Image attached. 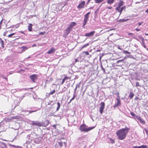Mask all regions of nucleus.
Instances as JSON below:
<instances>
[{
    "instance_id": "9b49d317",
    "label": "nucleus",
    "mask_w": 148,
    "mask_h": 148,
    "mask_svg": "<svg viewBox=\"0 0 148 148\" xmlns=\"http://www.w3.org/2000/svg\"><path fill=\"white\" fill-rule=\"evenodd\" d=\"M71 29H72L69 27H67L65 30L64 35L66 36H67L70 33V32Z\"/></svg>"
},
{
    "instance_id": "a18cd8bd",
    "label": "nucleus",
    "mask_w": 148,
    "mask_h": 148,
    "mask_svg": "<svg viewBox=\"0 0 148 148\" xmlns=\"http://www.w3.org/2000/svg\"><path fill=\"white\" fill-rule=\"evenodd\" d=\"M19 25H19V24H16V28H17V27H19Z\"/></svg>"
},
{
    "instance_id": "680f3d73",
    "label": "nucleus",
    "mask_w": 148,
    "mask_h": 148,
    "mask_svg": "<svg viewBox=\"0 0 148 148\" xmlns=\"http://www.w3.org/2000/svg\"><path fill=\"white\" fill-rule=\"evenodd\" d=\"M90 0H88L87 2V4H88L90 1Z\"/></svg>"
},
{
    "instance_id": "79ce46f5",
    "label": "nucleus",
    "mask_w": 148,
    "mask_h": 148,
    "mask_svg": "<svg viewBox=\"0 0 148 148\" xmlns=\"http://www.w3.org/2000/svg\"><path fill=\"white\" fill-rule=\"evenodd\" d=\"M64 78L66 80V79H69V77H68L65 76Z\"/></svg>"
},
{
    "instance_id": "13d9d810",
    "label": "nucleus",
    "mask_w": 148,
    "mask_h": 148,
    "mask_svg": "<svg viewBox=\"0 0 148 148\" xmlns=\"http://www.w3.org/2000/svg\"><path fill=\"white\" fill-rule=\"evenodd\" d=\"M4 78L5 79H6V80H8V79H7V78L6 77H4Z\"/></svg>"
},
{
    "instance_id": "7ed1b4c3",
    "label": "nucleus",
    "mask_w": 148,
    "mask_h": 148,
    "mask_svg": "<svg viewBox=\"0 0 148 148\" xmlns=\"http://www.w3.org/2000/svg\"><path fill=\"white\" fill-rule=\"evenodd\" d=\"M90 14V12H89L85 15L83 22V27L84 28H85V26L86 24V23H87L88 19L89 17V15Z\"/></svg>"
},
{
    "instance_id": "b1692460",
    "label": "nucleus",
    "mask_w": 148,
    "mask_h": 148,
    "mask_svg": "<svg viewBox=\"0 0 148 148\" xmlns=\"http://www.w3.org/2000/svg\"><path fill=\"white\" fill-rule=\"evenodd\" d=\"M89 45V44L88 43H87L85 45H83L81 49V50L82 49L86 47L87 46H88Z\"/></svg>"
},
{
    "instance_id": "0e129e2a",
    "label": "nucleus",
    "mask_w": 148,
    "mask_h": 148,
    "mask_svg": "<svg viewBox=\"0 0 148 148\" xmlns=\"http://www.w3.org/2000/svg\"><path fill=\"white\" fill-rule=\"evenodd\" d=\"M21 33H22V34H24V33H23V32H21Z\"/></svg>"
},
{
    "instance_id": "69168bd1",
    "label": "nucleus",
    "mask_w": 148,
    "mask_h": 148,
    "mask_svg": "<svg viewBox=\"0 0 148 148\" xmlns=\"http://www.w3.org/2000/svg\"><path fill=\"white\" fill-rule=\"evenodd\" d=\"M132 34V33H129V35H131V34Z\"/></svg>"
},
{
    "instance_id": "412c9836",
    "label": "nucleus",
    "mask_w": 148,
    "mask_h": 148,
    "mask_svg": "<svg viewBox=\"0 0 148 148\" xmlns=\"http://www.w3.org/2000/svg\"><path fill=\"white\" fill-rule=\"evenodd\" d=\"M114 1V0H107V3L110 4H112Z\"/></svg>"
},
{
    "instance_id": "4be33fe9",
    "label": "nucleus",
    "mask_w": 148,
    "mask_h": 148,
    "mask_svg": "<svg viewBox=\"0 0 148 148\" xmlns=\"http://www.w3.org/2000/svg\"><path fill=\"white\" fill-rule=\"evenodd\" d=\"M128 20V19H120L118 20L117 21L118 22H124L125 21H127Z\"/></svg>"
},
{
    "instance_id": "e433bc0d",
    "label": "nucleus",
    "mask_w": 148,
    "mask_h": 148,
    "mask_svg": "<svg viewBox=\"0 0 148 148\" xmlns=\"http://www.w3.org/2000/svg\"><path fill=\"white\" fill-rule=\"evenodd\" d=\"M145 132H146V134H147V135L148 136V131L147 129H146L145 128Z\"/></svg>"
},
{
    "instance_id": "c03bdc74",
    "label": "nucleus",
    "mask_w": 148,
    "mask_h": 148,
    "mask_svg": "<svg viewBox=\"0 0 148 148\" xmlns=\"http://www.w3.org/2000/svg\"><path fill=\"white\" fill-rule=\"evenodd\" d=\"M125 7H122L121 8V10L123 11V9H125Z\"/></svg>"
},
{
    "instance_id": "ea45409f",
    "label": "nucleus",
    "mask_w": 148,
    "mask_h": 148,
    "mask_svg": "<svg viewBox=\"0 0 148 148\" xmlns=\"http://www.w3.org/2000/svg\"><path fill=\"white\" fill-rule=\"evenodd\" d=\"M36 111V110H35V111L30 110V111H29V113H31L33 112H35Z\"/></svg>"
},
{
    "instance_id": "a211bd4d",
    "label": "nucleus",
    "mask_w": 148,
    "mask_h": 148,
    "mask_svg": "<svg viewBox=\"0 0 148 148\" xmlns=\"http://www.w3.org/2000/svg\"><path fill=\"white\" fill-rule=\"evenodd\" d=\"M76 24V23L74 22H72L70 24L69 26V27H70L71 29H72V27L75 26V25Z\"/></svg>"
},
{
    "instance_id": "393cba45",
    "label": "nucleus",
    "mask_w": 148,
    "mask_h": 148,
    "mask_svg": "<svg viewBox=\"0 0 148 148\" xmlns=\"http://www.w3.org/2000/svg\"><path fill=\"white\" fill-rule=\"evenodd\" d=\"M58 144L61 147H62L63 146V142L62 141H60V142H58Z\"/></svg>"
},
{
    "instance_id": "0eeeda50",
    "label": "nucleus",
    "mask_w": 148,
    "mask_h": 148,
    "mask_svg": "<svg viewBox=\"0 0 148 148\" xmlns=\"http://www.w3.org/2000/svg\"><path fill=\"white\" fill-rule=\"evenodd\" d=\"M32 125H37L39 126H42V124L36 121H33L32 123Z\"/></svg>"
},
{
    "instance_id": "39448f33",
    "label": "nucleus",
    "mask_w": 148,
    "mask_h": 148,
    "mask_svg": "<svg viewBox=\"0 0 148 148\" xmlns=\"http://www.w3.org/2000/svg\"><path fill=\"white\" fill-rule=\"evenodd\" d=\"M38 77V75L36 74H33L30 76V78L34 83L35 82V81L37 79Z\"/></svg>"
},
{
    "instance_id": "4d7b16f0",
    "label": "nucleus",
    "mask_w": 148,
    "mask_h": 148,
    "mask_svg": "<svg viewBox=\"0 0 148 148\" xmlns=\"http://www.w3.org/2000/svg\"><path fill=\"white\" fill-rule=\"evenodd\" d=\"M141 39L143 41L144 40V38H143V37H141Z\"/></svg>"
},
{
    "instance_id": "7c9ffc66",
    "label": "nucleus",
    "mask_w": 148,
    "mask_h": 148,
    "mask_svg": "<svg viewBox=\"0 0 148 148\" xmlns=\"http://www.w3.org/2000/svg\"><path fill=\"white\" fill-rule=\"evenodd\" d=\"M137 119L138 121H140V119H141V118L138 116H136V119Z\"/></svg>"
},
{
    "instance_id": "72a5a7b5",
    "label": "nucleus",
    "mask_w": 148,
    "mask_h": 148,
    "mask_svg": "<svg viewBox=\"0 0 148 148\" xmlns=\"http://www.w3.org/2000/svg\"><path fill=\"white\" fill-rule=\"evenodd\" d=\"M83 53H85L86 55H89V53L88 51H84Z\"/></svg>"
},
{
    "instance_id": "c9c22d12",
    "label": "nucleus",
    "mask_w": 148,
    "mask_h": 148,
    "mask_svg": "<svg viewBox=\"0 0 148 148\" xmlns=\"http://www.w3.org/2000/svg\"><path fill=\"white\" fill-rule=\"evenodd\" d=\"M143 23V22H140V23H138V26H140V25H142Z\"/></svg>"
},
{
    "instance_id": "f257e3e1",
    "label": "nucleus",
    "mask_w": 148,
    "mask_h": 148,
    "mask_svg": "<svg viewBox=\"0 0 148 148\" xmlns=\"http://www.w3.org/2000/svg\"><path fill=\"white\" fill-rule=\"evenodd\" d=\"M129 130V129L126 127L118 130L116 133V134L119 139L123 140L125 138Z\"/></svg>"
},
{
    "instance_id": "c85d7f7f",
    "label": "nucleus",
    "mask_w": 148,
    "mask_h": 148,
    "mask_svg": "<svg viewBox=\"0 0 148 148\" xmlns=\"http://www.w3.org/2000/svg\"><path fill=\"white\" fill-rule=\"evenodd\" d=\"M123 53L125 54H130V53L127 51L124 50L123 51Z\"/></svg>"
},
{
    "instance_id": "09e8293b",
    "label": "nucleus",
    "mask_w": 148,
    "mask_h": 148,
    "mask_svg": "<svg viewBox=\"0 0 148 148\" xmlns=\"http://www.w3.org/2000/svg\"><path fill=\"white\" fill-rule=\"evenodd\" d=\"M45 33V32H40V33H39V34H44Z\"/></svg>"
},
{
    "instance_id": "9d476101",
    "label": "nucleus",
    "mask_w": 148,
    "mask_h": 148,
    "mask_svg": "<svg viewBox=\"0 0 148 148\" xmlns=\"http://www.w3.org/2000/svg\"><path fill=\"white\" fill-rule=\"evenodd\" d=\"M95 32V31H92L90 33L85 34V36L86 37L92 36H93Z\"/></svg>"
},
{
    "instance_id": "c756f323",
    "label": "nucleus",
    "mask_w": 148,
    "mask_h": 148,
    "mask_svg": "<svg viewBox=\"0 0 148 148\" xmlns=\"http://www.w3.org/2000/svg\"><path fill=\"white\" fill-rule=\"evenodd\" d=\"M55 92V90H53L51 92L49 93V95H52Z\"/></svg>"
},
{
    "instance_id": "603ef678",
    "label": "nucleus",
    "mask_w": 148,
    "mask_h": 148,
    "mask_svg": "<svg viewBox=\"0 0 148 148\" xmlns=\"http://www.w3.org/2000/svg\"><path fill=\"white\" fill-rule=\"evenodd\" d=\"M63 143H64V146L65 147H66V143L65 142H63Z\"/></svg>"
},
{
    "instance_id": "2eb2a0df",
    "label": "nucleus",
    "mask_w": 148,
    "mask_h": 148,
    "mask_svg": "<svg viewBox=\"0 0 148 148\" xmlns=\"http://www.w3.org/2000/svg\"><path fill=\"white\" fill-rule=\"evenodd\" d=\"M133 148H148L146 145H142L140 146H134Z\"/></svg>"
},
{
    "instance_id": "bf43d9fd",
    "label": "nucleus",
    "mask_w": 148,
    "mask_h": 148,
    "mask_svg": "<svg viewBox=\"0 0 148 148\" xmlns=\"http://www.w3.org/2000/svg\"><path fill=\"white\" fill-rule=\"evenodd\" d=\"M118 49H121H121L120 47H118Z\"/></svg>"
},
{
    "instance_id": "5fc2aeb1",
    "label": "nucleus",
    "mask_w": 148,
    "mask_h": 148,
    "mask_svg": "<svg viewBox=\"0 0 148 148\" xmlns=\"http://www.w3.org/2000/svg\"><path fill=\"white\" fill-rule=\"evenodd\" d=\"M140 2H136L135 3L136 4L138 3H140Z\"/></svg>"
},
{
    "instance_id": "20e7f679",
    "label": "nucleus",
    "mask_w": 148,
    "mask_h": 148,
    "mask_svg": "<svg viewBox=\"0 0 148 148\" xmlns=\"http://www.w3.org/2000/svg\"><path fill=\"white\" fill-rule=\"evenodd\" d=\"M28 48L25 46H22L21 47H18L17 49V53H22L24 51L28 49Z\"/></svg>"
},
{
    "instance_id": "2f4dec72",
    "label": "nucleus",
    "mask_w": 148,
    "mask_h": 148,
    "mask_svg": "<svg viewBox=\"0 0 148 148\" xmlns=\"http://www.w3.org/2000/svg\"><path fill=\"white\" fill-rule=\"evenodd\" d=\"M76 96L74 94V95H73V97L71 99V100H70V102H69V103H70L72 100H74Z\"/></svg>"
},
{
    "instance_id": "a19ab883",
    "label": "nucleus",
    "mask_w": 148,
    "mask_h": 148,
    "mask_svg": "<svg viewBox=\"0 0 148 148\" xmlns=\"http://www.w3.org/2000/svg\"><path fill=\"white\" fill-rule=\"evenodd\" d=\"M65 80V79H64V78L62 79V82L61 83L62 84H63V83L64 82Z\"/></svg>"
},
{
    "instance_id": "3c124183",
    "label": "nucleus",
    "mask_w": 148,
    "mask_h": 148,
    "mask_svg": "<svg viewBox=\"0 0 148 148\" xmlns=\"http://www.w3.org/2000/svg\"><path fill=\"white\" fill-rule=\"evenodd\" d=\"M101 69H102V70L105 72V70L104 69L103 67H102L101 68Z\"/></svg>"
},
{
    "instance_id": "6e6552de",
    "label": "nucleus",
    "mask_w": 148,
    "mask_h": 148,
    "mask_svg": "<svg viewBox=\"0 0 148 148\" xmlns=\"http://www.w3.org/2000/svg\"><path fill=\"white\" fill-rule=\"evenodd\" d=\"M15 33H13L10 34L8 36V38H16V37H18V38H19L20 36H14L15 35Z\"/></svg>"
},
{
    "instance_id": "f03ea898",
    "label": "nucleus",
    "mask_w": 148,
    "mask_h": 148,
    "mask_svg": "<svg viewBox=\"0 0 148 148\" xmlns=\"http://www.w3.org/2000/svg\"><path fill=\"white\" fill-rule=\"evenodd\" d=\"M94 128V127H87L85 124H83L80 125L79 129L82 132H86L91 130Z\"/></svg>"
},
{
    "instance_id": "6e6d98bb",
    "label": "nucleus",
    "mask_w": 148,
    "mask_h": 148,
    "mask_svg": "<svg viewBox=\"0 0 148 148\" xmlns=\"http://www.w3.org/2000/svg\"><path fill=\"white\" fill-rule=\"evenodd\" d=\"M145 12L148 13V9Z\"/></svg>"
},
{
    "instance_id": "f704fd0d",
    "label": "nucleus",
    "mask_w": 148,
    "mask_h": 148,
    "mask_svg": "<svg viewBox=\"0 0 148 148\" xmlns=\"http://www.w3.org/2000/svg\"><path fill=\"white\" fill-rule=\"evenodd\" d=\"M53 104H54V103H53V102H51V103H48V105H51V106H52V105H53Z\"/></svg>"
},
{
    "instance_id": "473e14b6",
    "label": "nucleus",
    "mask_w": 148,
    "mask_h": 148,
    "mask_svg": "<svg viewBox=\"0 0 148 148\" xmlns=\"http://www.w3.org/2000/svg\"><path fill=\"white\" fill-rule=\"evenodd\" d=\"M140 86V85H139V83L138 82H136V86L138 87V86Z\"/></svg>"
},
{
    "instance_id": "49530a36",
    "label": "nucleus",
    "mask_w": 148,
    "mask_h": 148,
    "mask_svg": "<svg viewBox=\"0 0 148 148\" xmlns=\"http://www.w3.org/2000/svg\"><path fill=\"white\" fill-rule=\"evenodd\" d=\"M135 30L137 32H138V31H140V29H135Z\"/></svg>"
},
{
    "instance_id": "dca6fc26",
    "label": "nucleus",
    "mask_w": 148,
    "mask_h": 148,
    "mask_svg": "<svg viewBox=\"0 0 148 148\" xmlns=\"http://www.w3.org/2000/svg\"><path fill=\"white\" fill-rule=\"evenodd\" d=\"M0 45H1L2 48L3 49L4 47V42L3 40L1 38H0Z\"/></svg>"
},
{
    "instance_id": "052dcab7",
    "label": "nucleus",
    "mask_w": 148,
    "mask_h": 148,
    "mask_svg": "<svg viewBox=\"0 0 148 148\" xmlns=\"http://www.w3.org/2000/svg\"><path fill=\"white\" fill-rule=\"evenodd\" d=\"M143 46L144 48H146V46L144 45H143Z\"/></svg>"
},
{
    "instance_id": "aec40b11",
    "label": "nucleus",
    "mask_w": 148,
    "mask_h": 148,
    "mask_svg": "<svg viewBox=\"0 0 148 148\" xmlns=\"http://www.w3.org/2000/svg\"><path fill=\"white\" fill-rule=\"evenodd\" d=\"M134 96V93L132 92H131L129 94V97L130 98V99H132Z\"/></svg>"
},
{
    "instance_id": "ddd939ff",
    "label": "nucleus",
    "mask_w": 148,
    "mask_h": 148,
    "mask_svg": "<svg viewBox=\"0 0 148 148\" xmlns=\"http://www.w3.org/2000/svg\"><path fill=\"white\" fill-rule=\"evenodd\" d=\"M85 4V2L84 1H82L79 5L77 7V8H83Z\"/></svg>"
},
{
    "instance_id": "f3484780",
    "label": "nucleus",
    "mask_w": 148,
    "mask_h": 148,
    "mask_svg": "<svg viewBox=\"0 0 148 148\" xmlns=\"http://www.w3.org/2000/svg\"><path fill=\"white\" fill-rule=\"evenodd\" d=\"M55 51V50L53 48H51L50 50L47 52L49 54H51L53 53Z\"/></svg>"
},
{
    "instance_id": "37998d69",
    "label": "nucleus",
    "mask_w": 148,
    "mask_h": 148,
    "mask_svg": "<svg viewBox=\"0 0 148 148\" xmlns=\"http://www.w3.org/2000/svg\"><path fill=\"white\" fill-rule=\"evenodd\" d=\"M123 60H119L117 61V63H119L120 62H123Z\"/></svg>"
},
{
    "instance_id": "4c0bfd02",
    "label": "nucleus",
    "mask_w": 148,
    "mask_h": 148,
    "mask_svg": "<svg viewBox=\"0 0 148 148\" xmlns=\"http://www.w3.org/2000/svg\"><path fill=\"white\" fill-rule=\"evenodd\" d=\"M2 21L1 20L0 22V29H1Z\"/></svg>"
},
{
    "instance_id": "6ab92c4d",
    "label": "nucleus",
    "mask_w": 148,
    "mask_h": 148,
    "mask_svg": "<svg viewBox=\"0 0 148 148\" xmlns=\"http://www.w3.org/2000/svg\"><path fill=\"white\" fill-rule=\"evenodd\" d=\"M12 31V29H11L10 30H6L3 34V36H5L7 34L8 32L9 33H10Z\"/></svg>"
},
{
    "instance_id": "338daca9",
    "label": "nucleus",
    "mask_w": 148,
    "mask_h": 148,
    "mask_svg": "<svg viewBox=\"0 0 148 148\" xmlns=\"http://www.w3.org/2000/svg\"><path fill=\"white\" fill-rule=\"evenodd\" d=\"M30 56H29L28 58H30Z\"/></svg>"
},
{
    "instance_id": "423d86ee",
    "label": "nucleus",
    "mask_w": 148,
    "mask_h": 148,
    "mask_svg": "<svg viewBox=\"0 0 148 148\" xmlns=\"http://www.w3.org/2000/svg\"><path fill=\"white\" fill-rule=\"evenodd\" d=\"M101 107L99 108V112L100 113L102 114L103 109L105 107V103L104 102H101L100 103Z\"/></svg>"
},
{
    "instance_id": "cd10ccee",
    "label": "nucleus",
    "mask_w": 148,
    "mask_h": 148,
    "mask_svg": "<svg viewBox=\"0 0 148 148\" xmlns=\"http://www.w3.org/2000/svg\"><path fill=\"white\" fill-rule=\"evenodd\" d=\"M139 121L141 123H142L143 124H144L145 123V121L144 120H143L142 119H140Z\"/></svg>"
},
{
    "instance_id": "a878e982",
    "label": "nucleus",
    "mask_w": 148,
    "mask_h": 148,
    "mask_svg": "<svg viewBox=\"0 0 148 148\" xmlns=\"http://www.w3.org/2000/svg\"><path fill=\"white\" fill-rule=\"evenodd\" d=\"M130 114L131 115L133 116L134 117V119H136V116L137 115H135V114L133 112H131Z\"/></svg>"
},
{
    "instance_id": "e2e57ef3",
    "label": "nucleus",
    "mask_w": 148,
    "mask_h": 148,
    "mask_svg": "<svg viewBox=\"0 0 148 148\" xmlns=\"http://www.w3.org/2000/svg\"><path fill=\"white\" fill-rule=\"evenodd\" d=\"M75 61L76 62H77V59H75Z\"/></svg>"
},
{
    "instance_id": "774afa93",
    "label": "nucleus",
    "mask_w": 148,
    "mask_h": 148,
    "mask_svg": "<svg viewBox=\"0 0 148 148\" xmlns=\"http://www.w3.org/2000/svg\"><path fill=\"white\" fill-rule=\"evenodd\" d=\"M145 35H148V34H146V33H145Z\"/></svg>"
},
{
    "instance_id": "8fccbe9b",
    "label": "nucleus",
    "mask_w": 148,
    "mask_h": 148,
    "mask_svg": "<svg viewBox=\"0 0 148 148\" xmlns=\"http://www.w3.org/2000/svg\"><path fill=\"white\" fill-rule=\"evenodd\" d=\"M118 11H119V12H120V14H119V15H120L121 14V12H122V10H120V9H119V10Z\"/></svg>"
},
{
    "instance_id": "58836bf2",
    "label": "nucleus",
    "mask_w": 148,
    "mask_h": 148,
    "mask_svg": "<svg viewBox=\"0 0 148 148\" xmlns=\"http://www.w3.org/2000/svg\"><path fill=\"white\" fill-rule=\"evenodd\" d=\"M110 140H111V143H112L113 144V143H114V141L113 139H110Z\"/></svg>"
},
{
    "instance_id": "4468645a",
    "label": "nucleus",
    "mask_w": 148,
    "mask_h": 148,
    "mask_svg": "<svg viewBox=\"0 0 148 148\" xmlns=\"http://www.w3.org/2000/svg\"><path fill=\"white\" fill-rule=\"evenodd\" d=\"M33 25L32 23H29V24L27 27L28 28V30L29 31L32 32V27Z\"/></svg>"
},
{
    "instance_id": "1a4fd4ad",
    "label": "nucleus",
    "mask_w": 148,
    "mask_h": 148,
    "mask_svg": "<svg viewBox=\"0 0 148 148\" xmlns=\"http://www.w3.org/2000/svg\"><path fill=\"white\" fill-rule=\"evenodd\" d=\"M116 100L117 101V102L116 104V106H118L121 105L120 101V97L119 96V93H117V97L116 98Z\"/></svg>"
},
{
    "instance_id": "de8ad7c7",
    "label": "nucleus",
    "mask_w": 148,
    "mask_h": 148,
    "mask_svg": "<svg viewBox=\"0 0 148 148\" xmlns=\"http://www.w3.org/2000/svg\"><path fill=\"white\" fill-rule=\"evenodd\" d=\"M112 8V7L108 6L107 7V8L108 9H111Z\"/></svg>"
},
{
    "instance_id": "5701e85b",
    "label": "nucleus",
    "mask_w": 148,
    "mask_h": 148,
    "mask_svg": "<svg viewBox=\"0 0 148 148\" xmlns=\"http://www.w3.org/2000/svg\"><path fill=\"white\" fill-rule=\"evenodd\" d=\"M57 104H58V106H57V108L56 111H58V110L60 108V103L59 102Z\"/></svg>"
},
{
    "instance_id": "bb28decb",
    "label": "nucleus",
    "mask_w": 148,
    "mask_h": 148,
    "mask_svg": "<svg viewBox=\"0 0 148 148\" xmlns=\"http://www.w3.org/2000/svg\"><path fill=\"white\" fill-rule=\"evenodd\" d=\"M103 0H95V2L96 3H99L102 2Z\"/></svg>"
},
{
    "instance_id": "f8f14e48",
    "label": "nucleus",
    "mask_w": 148,
    "mask_h": 148,
    "mask_svg": "<svg viewBox=\"0 0 148 148\" xmlns=\"http://www.w3.org/2000/svg\"><path fill=\"white\" fill-rule=\"evenodd\" d=\"M123 2L122 1H120L118 4V7H116V10H119V9L120 8L121 6L123 5Z\"/></svg>"
},
{
    "instance_id": "864d4df0",
    "label": "nucleus",
    "mask_w": 148,
    "mask_h": 148,
    "mask_svg": "<svg viewBox=\"0 0 148 148\" xmlns=\"http://www.w3.org/2000/svg\"><path fill=\"white\" fill-rule=\"evenodd\" d=\"M77 86H76V88H75V91H74L75 94L76 93V90L77 89Z\"/></svg>"
}]
</instances>
